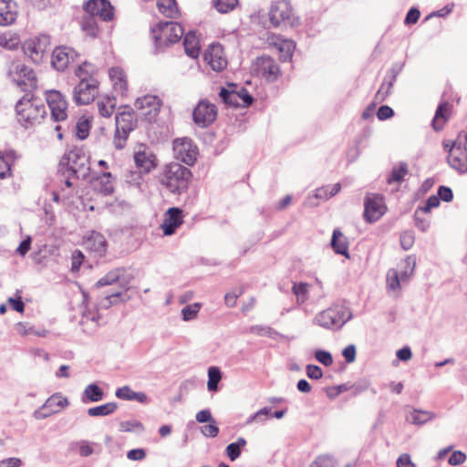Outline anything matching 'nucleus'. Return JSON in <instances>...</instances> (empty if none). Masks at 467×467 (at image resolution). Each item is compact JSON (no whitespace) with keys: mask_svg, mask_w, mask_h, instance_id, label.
Instances as JSON below:
<instances>
[{"mask_svg":"<svg viewBox=\"0 0 467 467\" xmlns=\"http://www.w3.org/2000/svg\"><path fill=\"white\" fill-rule=\"evenodd\" d=\"M192 176V171L187 167L178 162H171L163 167L159 182L170 192L182 194L188 190Z\"/></svg>","mask_w":467,"mask_h":467,"instance_id":"f257e3e1","label":"nucleus"},{"mask_svg":"<svg viewBox=\"0 0 467 467\" xmlns=\"http://www.w3.org/2000/svg\"><path fill=\"white\" fill-rule=\"evenodd\" d=\"M16 113L18 122L27 128L39 123L47 115V109L39 99L27 93L16 103Z\"/></svg>","mask_w":467,"mask_h":467,"instance_id":"f03ea898","label":"nucleus"},{"mask_svg":"<svg viewBox=\"0 0 467 467\" xmlns=\"http://www.w3.org/2000/svg\"><path fill=\"white\" fill-rule=\"evenodd\" d=\"M351 318L350 308L337 304L318 312L313 318V323L326 329L338 330Z\"/></svg>","mask_w":467,"mask_h":467,"instance_id":"7ed1b4c3","label":"nucleus"},{"mask_svg":"<svg viewBox=\"0 0 467 467\" xmlns=\"http://www.w3.org/2000/svg\"><path fill=\"white\" fill-rule=\"evenodd\" d=\"M125 270L123 268H117L107 273L103 277H101L98 282L97 285L99 287L110 285L114 283L118 282L120 286L125 290L117 291L111 295L107 296L101 302V306L103 307H109L112 305H116L119 302L125 303L130 299V296L127 295V291L130 289L127 285L130 282L129 279L124 277Z\"/></svg>","mask_w":467,"mask_h":467,"instance_id":"20e7f679","label":"nucleus"},{"mask_svg":"<svg viewBox=\"0 0 467 467\" xmlns=\"http://www.w3.org/2000/svg\"><path fill=\"white\" fill-rule=\"evenodd\" d=\"M467 133L459 132L457 139L451 144L444 142V147L449 148L447 162L449 166L459 174L467 173Z\"/></svg>","mask_w":467,"mask_h":467,"instance_id":"39448f33","label":"nucleus"},{"mask_svg":"<svg viewBox=\"0 0 467 467\" xmlns=\"http://www.w3.org/2000/svg\"><path fill=\"white\" fill-rule=\"evenodd\" d=\"M61 169L66 168L78 178H86L89 173V156L82 148L74 147L67 151L59 161Z\"/></svg>","mask_w":467,"mask_h":467,"instance_id":"423d86ee","label":"nucleus"},{"mask_svg":"<svg viewBox=\"0 0 467 467\" xmlns=\"http://www.w3.org/2000/svg\"><path fill=\"white\" fill-rule=\"evenodd\" d=\"M182 26L174 22L160 23L152 29V37L157 49L177 43L183 35Z\"/></svg>","mask_w":467,"mask_h":467,"instance_id":"0eeeda50","label":"nucleus"},{"mask_svg":"<svg viewBox=\"0 0 467 467\" xmlns=\"http://www.w3.org/2000/svg\"><path fill=\"white\" fill-rule=\"evenodd\" d=\"M268 15L270 23L275 27L281 26H296L298 25V18L296 16L293 7L287 0L273 2Z\"/></svg>","mask_w":467,"mask_h":467,"instance_id":"6e6552de","label":"nucleus"},{"mask_svg":"<svg viewBox=\"0 0 467 467\" xmlns=\"http://www.w3.org/2000/svg\"><path fill=\"white\" fill-rule=\"evenodd\" d=\"M9 78L23 90L36 88V77L32 68L22 61H13L8 68Z\"/></svg>","mask_w":467,"mask_h":467,"instance_id":"1a4fd4ad","label":"nucleus"},{"mask_svg":"<svg viewBox=\"0 0 467 467\" xmlns=\"http://www.w3.org/2000/svg\"><path fill=\"white\" fill-rule=\"evenodd\" d=\"M116 132L114 136L115 147L119 150L124 148L129 133L136 127L133 112L124 110L116 115Z\"/></svg>","mask_w":467,"mask_h":467,"instance_id":"9d476101","label":"nucleus"},{"mask_svg":"<svg viewBox=\"0 0 467 467\" xmlns=\"http://www.w3.org/2000/svg\"><path fill=\"white\" fill-rule=\"evenodd\" d=\"M49 47V36L40 35L25 41L23 44V51L34 63L39 64L47 55Z\"/></svg>","mask_w":467,"mask_h":467,"instance_id":"9b49d317","label":"nucleus"},{"mask_svg":"<svg viewBox=\"0 0 467 467\" xmlns=\"http://www.w3.org/2000/svg\"><path fill=\"white\" fill-rule=\"evenodd\" d=\"M173 154L176 160L192 166L197 161L199 150L192 139L183 137L174 140Z\"/></svg>","mask_w":467,"mask_h":467,"instance_id":"f8f14e48","label":"nucleus"},{"mask_svg":"<svg viewBox=\"0 0 467 467\" xmlns=\"http://www.w3.org/2000/svg\"><path fill=\"white\" fill-rule=\"evenodd\" d=\"M45 99L50 109L51 119L56 122L65 121L67 118V102L62 93L55 89L47 90Z\"/></svg>","mask_w":467,"mask_h":467,"instance_id":"ddd939ff","label":"nucleus"},{"mask_svg":"<svg viewBox=\"0 0 467 467\" xmlns=\"http://www.w3.org/2000/svg\"><path fill=\"white\" fill-rule=\"evenodd\" d=\"M99 81L95 78L82 79L74 88L73 100L78 105H87L94 100L98 94Z\"/></svg>","mask_w":467,"mask_h":467,"instance_id":"4468645a","label":"nucleus"},{"mask_svg":"<svg viewBox=\"0 0 467 467\" xmlns=\"http://www.w3.org/2000/svg\"><path fill=\"white\" fill-rule=\"evenodd\" d=\"M161 100L155 95H145L138 98L134 102V108L138 114L149 121L153 120L160 113Z\"/></svg>","mask_w":467,"mask_h":467,"instance_id":"2eb2a0df","label":"nucleus"},{"mask_svg":"<svg viewBox=\"0 0 467 467\" xmlns=\"http://www.w3.org/2000/svg\"><path fill=\"white\" fill-rule=\"evenodd\" d=\"M253 72L269 82L277 79L280 69L275 61L270 57H257L252 66Z\"/></svg>","mask_w":467,"mask_h":467,"instance_id":"dca6fc26","label":"nucleus"},{"mask_svg":"<svg viewBox=\"0 0 467 467\" xmlns=\"http://www.w3.org/2000/svg\"><path fill=\"white\" fill-rule=\"evenodd\" d=\"M69 405L67 398L60 393L50 396L41 408L34 412V416L37 420H44L52 414L60 412L63 409Z\"/></svg>","mask_w":467,"mask_h":467,"instance_id":"f3484780","label":"nucleus"},{"mask_svg":"<svg viewBox=\"0 0 467 467\" xmlns=\"http://www.w3.org/2000/svg\"><path fill=\"white\" fill-rule=\"evenodd\" d=\"M364 206V217L368 223L377 222L386 212L383 198L379 194H368L365 199Z\"/></svg>","mask_w":467,"mask_h":467,"instance_id":"a211bd4d","label":"nucleus"},{"mask_svg":"<svg viewBox=\"0 0 467 467\" xmlns=\"http://www.w3.org/2000/svg\"><path fill=\"white\" fill-rule=\"evenodd\" d=\"M193 120L200 127H206L213 123L217 116L216 106L208 100H201L195 107L193 113Z\"/></svg>","mask_w":467,"mask_h":467,"instance_id":"6ab92c4d","label":"nucleus"},{"mask_svg":"<svg viewBox=\"0 0 467 467\" xmlns=\"http://www.w3.org/2000/svg\"><path fill=\"white\" fill-rule=\"evenodd\" d=\"M133 159L136 167L144 174L150 173L158 165L155 154L143 145L139 146L134 151Z\"/></svg>","mask_w":467,"mask_h":467,"instance_id":"aec40b11","label":"nucleus"},{"mask_svg":"<svg viewBox=\"0 0 467 467\" xmlns=\"http://www.w3.org/2000/svg\"><path fill=\"white\" fill-rule=\"evenodd\" d=\"M86 13L108 22L114 17V8L108 0H89L84 5Z\"/></svg>","mask_w":467,"mask_h":467,"instance_id":"412c9836","label":"nucleus"},{"mask_svg":"<svg viewBox=\"0 0 467 467\" xmlns=\"http://www.w3.org/2000/svg\"><path fill=\"white\" fill-rule=\"evenodd\" d=\"M78 54L71 47H57L52 53V66L58 71H64L70 63L76 61Z\"/></svg>","mask_w":467,"mask_h":467,"instance_id":"4be33fe9","label":"nucleus"},{"mask_svg":"<svg viewBox=\"0 0 467 467\" xmlns=\"http://www.w3.org/2000/svg\"><path fill=\"white\" fill-rule=\"evenodd\" d=\"M204 60L214 70L222 71L227 66L223 48L220 44H212L204 53Z\"/></svg>","mask_w":467,"mask_h":467,"instance_id":"5701e85b","label":"nucleus"},{"mask_svg":"<svg viewBox=\"0 0 467 467\" xmlns=\"http://www.w3.org/2000/svg\"><path fill=\"white\" fill-rule=\"evenodd\" d=\"M182 223V211L180 208L172 207L166 212L161 228L164 235H171Z\"/></svg>","mask_w":467,"mask_h":467,"instance_id":"b1692460","label":"nucleus"},{"mask_svg":"<svg viewBox=\"0 0 467 467\" xmlns=\"http://www.w3.org/2000/svg\"><path fill=\"white\" fill-rule=\"evenodd\" d=\"M17 16V5L14 0H0V26L13 24Z\"/></svg>","mask_w":467,"mask_h":467,"instance_id":"393cba45","label":"nucleus"},{"mask_svg":"<svg viewBox=\"0 0 467 467\" xmlns=\"http://www.w3.org/2000/svg\"><path fill=\"white\" fill-rule=\"evenodd\" d=\"M84 244L87 249L94 252L99 256L104 255L107 250L106 239L98 232H91L85 239Z\"/></svg>","mask_w":467,"mask_h":467,"instance_id":"a878e982","label":"nucleus"},{"mask_svg":"<svg viewBox=\"0 0 467 467\" xmlns=\"http://www.w3.org/2000/svg\"><path fill=\"white\" fill-rule=\"evenodd\" d=\"M272 45L273 47L280 54V59L282 61L285 62L291 59L296 47L293 40L275 36L273 37Z\"/></svg>","mask_w":467,"mask_h":467,"instance_id":"bb28decb","label":"nucleus"},{"mask_svg":"<svg viewBox=\"0 0 467 467\" xmlns=\"http://www.w3.org/2000/svg\"><path fill=\"white\" fill-rule=\"evenodd\" d=\"M95 188L103 195L113 193L115 189V178L110 172H103L94 182Z\"/></svg>","mask_w":467,"mask_h":467,"instance_id":"cd10ccee","label":"nucleus"},{"mask_svg":"<svg viewBox=\"0 0 467 467\" xmlns=\"http://www.w3.org/2000/svg\"><path fill=\"white\" fill-rule=\"evenodd\" d=\"M341 190V184L339 182L333 185H327L320 187L316 190L313 197H308V202L311 206H317L318 203L314 202L313 199H319L327 201L329 198L335 196Z\"/></svg>","mask_w":467,"mask_h":467,"instance_id":"c85d7f7f","label":"nucleus"},{"mask_svg":"<svg viewBox=\"0 0 467 467\" xmlns=\"http://www.w3.org/2000/svg\"><path fill=\"white\" fill-rule=\"evenodd\" d=\"M401 284L404 283L400 279V271L395 268L389 269L386 275V288L388 292L395 296H399Z\"/></svg>","mask_w":467,"mask_h":467,"instance_id":"c756f323","label":"nucleus"},{"mask_svg":"<svg viewBox=\"0 0 467 467\" xmlns=\"http://www.w3.org/2000/svg\"><path fill=\"white\" fill-rule=\"evenodd\" d=\"M416 267V258L414 255H408L402 260L396 269L400 271V279L403 283H408L414 274Z\"/></svg>","mask_w":467,"mask_h":467,"instance_id":"7c9ffc66","label":"nucleus"},{"mask_svg":"<svg viewBox=\"0 0 467 467\" xmlns=\"http://www.w3.org/2000/svg\"><path fill=\"white\" fill-rule=\"evenodd\" d=\"M183 46L185 53L192 57H198L200 54V42L194 32H189L185 35L183 39Z\"/></svg>","mask_w":467,"mask_h":467,"instance_id":"2f4dec72","label":"nucleus"},{"mask_svg":"<svg viewBox=\"0 0 467 467\" xmlns=\"http://www.w3.org/2000/svg\"><path fill=\"white\" fill-rule=\"evenodd\" d=\"M103 398V390L96 383H91L85 388L81 396V400L83 403L99 402L102 400Z\"/></svg>","mask_w":467,"mask_h":467,"instance_id":"473e14b6","label":"nucleus"},{"mask_svg":"<svg viewBox=\"0 0 467 467\" xmlns=\"http://www.w3.org/2000/svg\"><path fill=\"white\" fill-rule=\"evenodd\" d=\"M450 110L451 105L448 102H443L439 105L432 120V126L435 130L442 129L444 123L449 118Z\"/></svg>","mask_w":467,"mask_h":467,"instance_id":"72a5a7b5","label":"nucleus"},{"mask_svg":"<svg viewBox=\"0 0 467 467\" xmlns=\"http://www.w3.org/2000/svg\"><path fill=\"white\" fill-rule=\"evenodd\" d=\"M434 414L428 410H411L406 414V420L411 424L414 425H422L431 419H433Z\"/></svg>","mask_w":467,"mask_h":467,"instance_id":"f704fd0d","label":"nucleus"},{"mask_svg":"<svg viewBox=\"0 0 467 467\" xmlns=\"http://www.w3.org/2000/svg\"><path fill=\"white\" fill-rule=\"evenodd\" d=\"M331 245L335 253L348 257V245L343 234L336 229L333 232Z\"/></svg>","mask_w":467,"mask_h":467,"instance_id":"c9c22d12","label":"nucleus"},{"mask_svg":"<svg viewBox=\"0 0 467 467\" xmlns=\"http://www.w3.org/2000/svg\"><path fill=\"white\" fill-rule=\"evenodd\" d=\"M109 78L113 82L114 88L120 93L127 90L128 84L125 79L124 72L119 67H112L109 71Z\"/></svg>","mask_w":467,"mask_h":467,"instance_id":"e433bc0d","label":"nucleus"},{"mask_svg":"<svg viewBox=\"0 0 467 467\" xmlns=\"http://www.w3.org/2000/svg\"><path fill=\"white\" fill-rule=\"evenodd\" d=\"M118 409L116 402H108L88 410V415L90 417H102L114 413Z\"/></svg>","mask_w":467,"mask_h":467,"instance_id":"4c0bfd02","label":"nucleus"},{"mask_svg":"<svg viewBox=\"0 0 467 467\" xmlns=\"http://www.w3.org/2000/svg\"><path fill=\"white\" fill-rule=\"evenodd\" d=\"M97 106L99 114L104 118L110 117L115 109V99L110 97H103L98 99Z\"/></svg>","mask_w":467,"mask_h":467,"instance_id":"58836bf2","label":"nucleus"},{"mask_svg":"<svg viewBox=\"0 0 467 467\" xmlns=\"http://www.w3.org/2000/svg\"><path fill=\"white\" fill-rule=\"evenodd\" d=\"M310 285L305 282L294 283L292 292L296 297L297 306L304 304L309 297Z\"/></svg>","mask_w":467,"mask_h":467,"instance_id":"ea45409f","label":"nucleus"},{"mask_svg":"<svg viewBox=\"0 0 467 467\" xmlns=\"http://www.w3.org/2000/svg\"><path fill=\"white\" fill-rule=\"evenodd\" d=\"M20 45V38L17 34L6 32L0 35V47L7 50H15Z\"/></svg>","mask_w":467,"mask_h":467,"instance_id":"a19ab883","label":"nucleus"},{"mask_svg":"<svg viewBox=\"0 0 467 467\" xmlns=\"http://www.w3.org/2000/svg\"><path fill=\"white\" fill-rule=\"evenodd\" d=\"M159 11L166 17L173 18L178 14L175 0H157Z\"/></svg>","mask_w":467,"mask_h":467,"instance_id":"79ce46f5","label":"nucleus"},{"mask_svg":"<svg viewBox=\"0 0 467 467\" xmlns=\"http://www.w3.org/2000/svg\"><path fill=\"white\" fill-rule=\"evenodd\" d=\"M219 96L226 105L242 107L240 102V94L237 93L236 90H228L225 88H222Z\"/></svg>","mask_w":467,"mask_h":467,"instance_id":"37998d69","label":"nucleus"},{"mask_svg":"<svg viewBox=\"0 0 467 467\" xmlns=\"http://www.w3.org/2000/svg\"><path fill=\"white\" fill-rule=\"evenodd\" d=\"M81 27L88 36L96 37L99 32L97 17L87 14L82 19Z\"/></svg>","mask_w":467,"mask_h":467,"instance_id":"c03bdc74","label":"nucleus"},{"mask_svg":"<svg viewBox=\"0 0 467 467\" xmlns=\"http://www.w3.org/2000/svg\"><path fill=\"white\" fill-rule=\"evenodd\" d=\"M246 445V441L243 437H239L235 442H232L227 445L225 449L226 455L234 462L241 454V449Z\"/></svg>","mask_w":467,"mask_h":467,"instance_id":"a18cd8bd","label":"nucleus"},{"mask_svg":"<svg viewBox=\"0 0 467 467\" xmlns=\"http://www.w3.org/2000/svg\"><path fill=\"white\" fill-rule=\"evenodd\" d=\"M222 379V372L217 367H210L208 368L207 389L211 392L218 390V384Z\"/></svg>","mask_w":467,"mask_h":467,"instance_id":"49530a36","label":"nucleus"},{"mask_svg":"<svg viewBox=\"0 0 467 467\" xmlns=\"http://www.w3.org/2000/svg\"><path fill=\"white\" fill-rule=\"evenodd\" d=\"M408 174V167L406 163H400L398 166L393 167L389 176L387 179L389 184L394 182L400 183L404 177Z\"/></svg>","mask_w":467,"mask_h":467,"instance_id":"de8ad7c7","label":"nucleus"},{"mask_svg":"<svg viewBox=\"0 0 467 467\" xmlns=\"http://www.w3.org/2000/svg\"><path fill=\"white\" fill-rule=\"evenodd\" d=\"M16 329L17 333L22 336L35 335L43 337H46L47 334V331L45 329H36L34 326L23 322L17 323L16 326Z\"/></svg>","mask_w":467,"mask_h":467,"instance_id":"09e8293b","label":"nucleus"},{"mask_svg":"<svg viewBox=\"0 0 467 467\" xmlns=\"http://www.w3.org/2000/svg\"><path fill=\"white\" fill-rule=\"evenodd\" d=\"M96 72L97 67L94 65L88 62H83L81 65L78 67V68L75 71V74L80 80H82L94 78Z\"/></svg>","mask_w":467,"mask_h":467,"instance_id":"8fccbe9b","label":"nucleus"},{"mask_svg":"<svg viewBox=\"0 0 467 467\" xmlns=\"http://www.w3.org/2000/svg\"><path fill=\"white\" fill-rule=\"evenodd\" d=\"M119 431L121 432L140 433L144 431V425L137 420H123L119 423Z\"/></svg>","mask_w":467,"mask_h":467,"instance_id":"3c124183","label":"nucleus"},{"mask_svg":"<svg viewBox=\"0 0 467 467\" xmlns=\"http://www.w3.org/2000/svg\"><path fill=\"white\" fill-rule=\"evenodd\" d=\"M239 0H213V7L222 14H227L238 5Z\"/></svg>","mask_w":467,"mask_h":467,"instance_id":"603ef678","label":"nucleus"},{"mask_svg":"<svg viewBox=\"0 0 467 467\" xmlns=\"http://www.w3.org/2000/svg\"><path fill=\"white\" fill-rule=\"evenodd\" d=\"M14 160L8 155L0 151V178L5 179L11 175V166Z\"/></svg>","mask_w":467,"mask_h":467,"instance_id":"864d4df0","label":"nucleus"},{"mask_svg":"<svg viewBox=\"0 0 467 467\" xmlns=\"http://www.w3.org/2000/svg\"><path fill=\"white\" fill-rule=\"evenodd\" d=\"M310 467H337V462L333 456L322 454L311 462Z\"/></svg>","mask_w":467,"mask_h":467,"instance_id":"5fc2aeb1","label":"nucleus"},{"mask_svg":"<svg viewBox=\"0 0 467 467\" xmlns=\"http://www.w3.org/2000/svg\"><path fill=\"white\" fill-rule=\"evenodd\" d=\"M143 172L130 171L125 177L126 182L136 189H140L143 183Z\"/></svg>","mask_w":467,"mask_h":467,"instance_id":"6e6d98bb","label":"nucleus"},{"mask_svg":"<svg viewBox=\"0 0 467 467\" xmlns=\"http://www.w3.org/2000/svg\"><path fill=\"white\" fill-rule=\"evenodd\" d=\"M201 307L202 305L200 303H194L186 306L182 309V319L184 321H190L194 319L197 317V314L200 311Z\"/></svg>","mask_w":467,"mask_h":467,"instance_id":"4d7b16f0","label":"nucleus"},{"mask_svg":"<svg viewBox=\"0 0 467 467\" xmlns=\"http://www.w3.org/2000/svg\"><path fill=\"white\" fill-rule=\"evenodd\" d=\"M394 81L395 76L391 77L389 80H385L376 94V99L379 101L385 100L390 92Z\"/></svg>","mask_w":467,"mask_h":467,"instance_id":"13d9d810","label":"nucleus"},{"mask_svg":"<svg viewBox=\"0 0 467 467\" xmlns=\"http://www.w3.org/2000/svg\"><path fill=\"white\" fill-rule=\"evenodd\" d=\"M77 445L78 447V453L81 457H88L95 451V442L87 440H81L77 443Z\"/></svg>","mask_w":467,"mask_h":467,"instance_id":"bf43d9fd","label":"nucleus"},{"mask_svg":"<svg viewBox=\"0 0 467 467\" xmlns=\"http://www.w3.org/2000/svg\"><path fill=\"white\" fill-rule=\"evenodd\" d=\"M250 331L251 333L260 337H275V336L277 335V332L268 326H253L251 327Z\"/></svg>","mask_w":467,"mask_h":467,"instance_id":"052dcab7","label":"nucleus"},{"mask_svg":"<svg viewBox=\"0 0 467 467\" xmlns=\"http://www.w3.org/2000/svg\"><path fill=\"white\" fill-rule=\"evenodd\" d=\"M201 432L203 436L208 438H214L219 433V428L215 420L208 422L207 425L201 427Z\"/></svg>","mask_w":467,"mask_h":467,"instance_id":"680f3d73","label":"nucleus"},{"mask_svg":"<svg viewBox=\"0 0 467 467\" xmlns=\"http://www.w3.org/2000/svg\"><path fill=\"white\" fill-rule=\"evenodd\" d=\"M423 211H421L420 209H417L416 212H415V222H416V226L421 231V232H426L430 225H431V220L429 217L427 218H423L421 217V214H423Z\"/></svg>","mask_w":467,"mask_h":467,"instance_id":"e2e57ef3","label":"nucleus"},{"mask_svg":"<svg viewBox=\"0 0 467 467\" xmlns=\"http://www.w3.org/2000/svg\"><path fill=\"white\" fill-rule=\"evenodd\" d=\"M400 245L404 250H410L414 244V234L410 231H406L400 235Z\"/></svg>","mask_w":467,"mask_h":467,"instance_id":"0e129e2a","label":"nucleus"},{"mask_svg":"<svg viewBox=\"0 0 467 467\" xmlns=\"http://www.w3.org/2000/svg\"><path fill=\"white\" fill-rule=\"evenodd\" d=\"M77 136L80 140H85L88 136L89 123L87 119H80L77 123Z\"/></svg>","mask_w":467,"mask_h":467,"instance_id":"69168bd1","label":"nucleus"},{"mask_svg":"<svg viewBox=\"0 0 467 467\" xmlns=\"http://www.w3.org/2000/svg\"><path fill=\"white\" fill-rule=\"evenodd\" d=\"M316 359L324 366H330L333 363L332 355L326 350H317L315 353Z\"/></svg>","mask_w":467,"mask_h":467,"instance_id":"338daca9","label":"nucleus"},{"mask_svg":"<svg viewBox=\"0 0 467 467\" xmlns=\"http://www.w3.org/2000/svg\"><path fill=\"white\" fill-rule=\"evenodd\" d=\"M134 393L135 391H133L129 386H123L116 390L115 395L118 399L123 400H133Z\"/></svg>","mask_w":467,"mask_h":467,"instance_id":"774afa93","label":"nucleus"}]
</instances>
